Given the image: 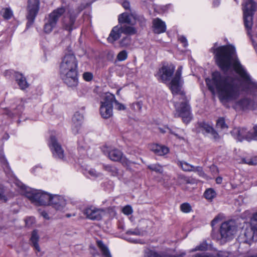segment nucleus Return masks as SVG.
Masks as SVG:
<instances>
[{
  "mask_svg": "<svg viewBox=\"0 0 257 257\" xmlns=\"http://www.w3.org/2000/svg\"><path fill=\"white\" fill-rule=\"evenodd\" d=\"M153 30L156 34L164 33L166 30V25L164 22L159 18L154 19L153 21Z\"/></svg>",
  "mask_w": 257,
  "mask_h": 257,
  "instance_id": "obj_20",
  "label": "nucleus"
},
{
  "mask_svg": "<svg viewBox=\"0 0 257 257\" xmlns=\"http://www.w3.org/2000/svg\"><path fill=\"white\" fill-rule=\"evenodd\" d=\"M49 146L53 156L56 158L62 159L64 157V150L54 136L50 137Z\"/></svg>",
  "mask_w": 257,
  "mask_h": 257,
  "instance_id": "obj_12",
  "label": "nucleus"
},
{
  "mask_svg": "<svg viewBox=\"0 0 257 257\" xmlns=\"http://www.w3.org/2000/svg\"><path fill=\"white\" fill-rule=\"evenodd\" d=\"M131 38L130 36H125L120 41V45L121 47H126L131 44Z\"/></svg>",
  "mask_w": 257,
  "mask_h": 257,
  "instance_id": "obj_41",
  "label": "nucleus"
},
{
  "mask_svg": "<svg viewBox=\"0 0 257 257\" xmlns=\"http://www.w3.org/2000/svg\"><path fill=\"white\" fill-rule=\"evenodd\" d=\"M121 28V25H118L112 28L107 38V41L109 42L112 43L120 37L121 34L122 33Z\"/></svg>",
  "mask_w": 257,
  "mask_h": 257,
  "instance_id": "obj_21",
  "label": "nucleus"
},
{
  "mask_svg": "<svg viewBox=\"0 0 257 257\" xmlns=\"http://www.w3.org/2000/svg\"><path fill=\"white\" fill-rule=\"evenodd\" d=\"M23 105H24V104H23V103L22 102L21 104L17 106L16 109L14 110V112H13L12 115H14V114L15 115H19V114H20L22 112V110L24 109V106Z\"/></svg>",
  "mask_w": 257,
  "mask_h": 257,
  "instance_id": "obj_50",
  "label": "nucleus"
},
{
  "mask_svg": "<svg viewBox=\"0 0 257 257\" xmlns=\"http://www.w3.org/2000/svg\"><path fill=\"white\" fill-rule=\"evenodd\" d=\"M232 136L237 141L241 142L243 140L250 141L248 137L251 136V131H248L244 127H235L231 131Z\"/></svg>",
  "mask_w": 257,
  "mask_h": 257,
  "instance_id": "obj_14",
  "label": "nucleus"
},
{
  "mask_svg": "<svg viewBox=\"0 0 257 257\" xmlns=\"http://www.w3.org/2000/svg\"><path fill=\"white\" fill-rule=\"evenodd\" d=\"M126 23H119V25H121V30L122 32V33L126 34V35H134L137 33V29L131 26H127Z\"/></svg>",
  "mask_w": 257,
  "mask_h": 257,
  "instance_id": "obj_25",
  "label": "nucleus"
},
{
  "mask_svg": "<svg viewBox=\"0 0 257 257\" xmlns=\"http://www.w3.org/2000/svg\"><path fill=\"white\" fill-rule=\"evenodd\" d=\"M256 8V4L252 0H246L243 5L244 24L248 34L252 25V17Z\"/></svg>",
  "mask_w": 257,
  "mask_h": 257,
  "instance_id": "obj_7",
  "label": "nucleus"
},
{
  "mask_svg": "<svg viewBox=\"0 0 257 257\" xmlns=\"http://www.w3.org/2000/svg\"><path fill=\"white\" fill-rule=\"evenodd\" d=\"M88 174L92 177L96 178L98 177H100L101 176V174L100 173L97 172L93 169H90L87 171Z\"/></svg>",
  "mask_w": 257,
  "mask_h": 257,
  "instance_id": "obj_46",
  "label": "nucleus"
},
{
  "mask_svg": "<svg viewBox=\"0 0 257 257\" xmlns=\"http://www.w3.org/2000/svg\"><path fill=\"white\" fill-rule=\"evenodd\" d=\"M66 9L61 7L53 10L45 19L44 30L46 33H51L56 27L60 18L65 13Z\"/></svg>",
  "mask_w": 257,
  "mask_h": 257,
  "instance_id": "obj_5",
  "label": "nucleus"
},
{
  "mask_svg": "<svg viewBox=\"0 0 257 257\" xmlns=\"http://www.w3.org/2000/svg\"><path fill=\"white\" fill-rule=\"evenodd\" d=\"M193 257H213L211 255V253H197Z\"/></svg>",
  "mask_w": 257,
  "mask_h": 257,
  "instance_id": "obj_56",
  "label": "nucleus"
},
{
  "mask_svg": "<svg viewBox=\"0 0 257 257\" xmlns=\"http://www.w3.org/2000/svg\"><path fill=\"white\" fill-rule=\"evenodd\" d=\"M242 161L245 164L249 165H255L257 164V156L253 157L251 158H243Z\"/></svg>",
  "mask_w": 257,
  "mask_h": 257,
  "instance_id": "obj_37",
  "label": "nucleus"
},
{
  "mask_svg": "<svg viewBox=\"0 0 257 257\" xmlns=\"http://www.w3.org/2000/svg\"><path fill=\"white\" fill-rule=\"evenodd\" d=\"M114 103L115 108L118 110H124L126 108V107L124 104L119 103L117 100L115 99V100L113 101Z\"/></svg>",
  "mask_w": 257,
  "mask_h": 257,
  "instance_id": "obj_47",
  "label": "nucleus"
},
{
  "mask_svg": "<svg viewBox=\"0 0 257 257\" xmlns=\"http://www.w3.org/2000/svg\"><path fill=\"white\" fill-rule=\"evenodd\" d=\"M118 22L119 23H126L130 25H134L138 22L142 28L146 25V20L143 16L135 14L129 15L126 13H122L119 16Z\"/></svg>",
  "mask_w": 257,
  "mask_h": 257,
  "instance_id": "obj_9",
  "label": "nucleus"
},
{
  "mask_svg": "<svg viewBox=\"0 0 257 257\" xmlns=\"http://www.w3.org/2000/svg\"><path fill=\"white\" fill-rule=\"evenodd\" d=\"M144 257H167L166 255L163 253H158L157 252L147 249L145 252Z\"/></svg>",
  "mask_w": 257,
  "mask_h": 257,
  "instance_id": "obj_31",
  "label": "nucleus"
},
{
  "mask_svg": "<svg viewBox=\"0 0 257 257\" xmlns=\"http://www.w3.org/2000/svg\"><path fill=\"white\" fill-rule=\"evenodd\" d=\"M0 162H1L4 165H5L6 168L9 169V165L8 162L5 158L4 153L2 151H0Z\"/></svg>",
  "mask_w": 257,
  "mask_h": 257,
  "instance_id": "obj_48",
  "label": "nucleus"
},
{
  "mask_svg": "<svg viewBox=\"0 0 257 257\" xmlns=\"http://www.w3.org/2000/svg\"><path fill=\"white\" fill-rule=\"evenodd\" d=\"M114 100L115 96L111 93H106L103 96L100 107V113L103 118H108L112 116Z\"/></svg>",
  "mask_w": 257,
  "mask_h": 257,
  "instance_id": "obj_8",
  "label": "nucleus"
},
{
  "mask_svg": "<svg viewBox=\"0 0 257 257\" xmlns=\"http://www.w3.org/2000/svg\"><path fill=\"white\" fill-rule=\"evenodd\" d=\"M143 106L142 101H138L131 104V108L135 111H141Z\"/></svg>",
  "mask_w": 257,
  "mask_h": 257,
  "instance_id": "obj_39",
  "label": "nucleus"
},
{
  "mask_svg": "<svg viewBox=\"0 0 257 257\" xmlns=\"http://www.w3.org/2000/svg\"><path fill=\"white\" fill-rule=\"evenodd\" d=\"M222 181V178L221 177H218L216 179V182L217 184H221Z\"/></svg>",
  "mask_w": 257,
  "mask_h": 257,
  "instance_id": "obj_62",
  "label": "nucleus"
},
{
  "mask_svg": "<svg viewBox=\"0 0 257 257\" xmlns=\"http://www.w3.org/2000/svg\"><path fill=\"white\" fill-rule=\"evenodd\" d=\"M181 210L184 213H188L191 210V207L189 203H184L180 206Z\"/></svg>",
  "mask_w": 257,
  "mask_h": 257,
  "instance_id": "obj_42",
  "label": "nucleus"
},
{
  "mask_svg": "<svg viewBox=\"0 0 257 257\" xmlns=\"http://www.w3.org/2000/svg\"><path fill=\"white\" fill-rule=\"evenodd\" d=\"M175 67L173 65H163L159 71L158 73L163 82L166 83L170 80L171 77L172 76Z\"/></svg>",
  "mask_w": 257,
  "mask_h": 257,
  "instance_id": "obj_15",
  "label": "nucleus"
},
{
  "mask_svg": "<svg viewBox=\"0 0 257 257\" xmlns=\"http://www.w3.org/2000/svg\"><path fill=\"white\" fill-rule=\"evenodd\" d=\"M84 9V6H81L78 10L74 11L71 9L67 10V15L63 19V26L64 29L68 31H71L75 27L74 24L77 15Z\"/></svg>",
  "mask_w": 257,
  "mask_h": 257,
  "instance_id": "obj_10",
  "label": "nucleus"
},
{
  "mask_svg": "<svg viewBox=\"0 0 257 257\" xmlns=\"http://www.w3.org/2000/svg\"><path fill=\"white\" fill-rule=\"evenodd\" d=\"M211 255L213 257H229V253L226 251H218L211 253Z\"/></svg>",
  "mask_w": 257,
  "mask_h": 257,
  "instance_id": "obj_38",
  "label": "nucleus"
},
{
  "mask_svg": "<svg viewBox=\"0 0 257 257\" xmlns=\"http://www.w3.org/2000/svg\"><path fill=\"white\" fill-rule=\"evenodd\" d=\"M216 43L210 51L214 55L217 65L224 72L230 68L238 75L240 81L235 77L222 75L215 71L212 74L211 79L206 78L209 89L217 92L219 99L224 102L236 100L241 89L250 95L236 100L232 107L237 111L253 110L257 109V83L252 80L243 66L240 64L235 51L232 45H224L215 48Z\"/></svg>",
  "mask_w": 257,
  "mask_h": 257,
  "instance_id": "obj_1",
  "label": "nucleus"
},
{
  "mask_svg": "<svg viewBox=\"0 0 257 257\" xmlns=\"http://www.w3.org/2000/svg\"><path fill=\"white\" fill-rule=\"evenodd\" d=\"M87 218L92 220H100L102 219L103 210L94 206H89L83 211Z\"/></svg>",
  "mask_w": 257,
  "mask_h": 257,
  "instance_id": "obj_13",
  "label": "nucleus"
},
{
  "mask_svg": "<svg viewBox=\"0 0 257 257\" xmlns=\"http://www.w3.org/2000/svg\"><path fill=\"white\" fill-rule=\"evenodd\" d=\"M8 200V193L6 188L0 184V201L6 202Z\"/></svg>",
  "mask_w": 257,
  "mask_h": 257,
  "instance_id": "obj_32",
  "label": "nucleus"
},
{
  "mask_svg": "<svg viewBox=\"0 0 257 257\" xmlns=\"http://www.w3.org/2000/svg\"><path fill=\"white\" fill-rule=\"evenodd\" d=\"M40 0H29L28 6L27 26L31 25L39 10Z\"/></svg>",
  "mask_w": 257,
  "mask_h": 257,
  "instance_id": "obj_11",
  "label": "nucleus"
},
{
  "mask_svg": "<svg viewBox=\"0 0 257 257\" xmlns=\"http://www.w3.org/2000/svg\"><path fill=\"white\" fill-rule=\"evenodd\" d=\"M15 78L21 89H25L28 87L29 85L26 79L22 73H16Z\"/></svg>",
  "mask_w": 257,
  "mask_h": 257,
  "instance_id": "obj_24",
  "label": "nucleus"
},
{
  "mask_svg": "<svg viewBox=\"0 0 257 257\" xmlns=\"http://www.w3.org/2000/svg\"><path fill=\"white\" fill-rule=\"evenodd\" d=\"M254 32L256 38H257V26L254 28Z\"/></svg>",
  "mask_w": 257,
  "mask_h": 257,
  "instance_id": "obj_64",
  "label": "nucleus"
},
{
  "mask_svg": "<svg viewBox=\"0 0 257 257\" xmlns=\"http://www.w3.org/2000/svg\"><path fill=\"white\" fill-rule=\"evenodd\" d=\"M127 56V52L126 51L123 50L118 54L117 58L119 61H123L126 59Z\"/></svg>",
  "mask_w": 257,
  "mask_h": 257,
  "instance_id": "obj_45",
  "label": "nucleus"
},
{
  "mask_svg": "<svg viewBox=\"0 0 257 257\" xmlns=\"http://www.w3.org/2000/svg\"><path fill=\"white\" fill-rule=\"evenodd\" d=\"M127 233L128 234L139 235L140 234V232L137 230H135L134 231L130 230L127 231Z\"/></svg>",
  "mask_w": 257,
  "mask_h": 257,
  "instance_id": "obj_58",
  "label": "nucleus"
},
{
  "mask_svg": "<svg viewBox=\"0 0 257 257\" xmlns=\"http://www.w3.org/2000/svg\"><path fill=\"white\" fill-rule=\"evenodd\" d=\"M178 165L184 171L191 172L192 171L193 166L189 164L186 162L180 161L178 163Z\"/></svg>",
  "mask_w": 257,
  "mask_h": 257,
  "instance_id": "obj_33",
  "label": "nucleus"
},
{
  "mask_svg": "<svg viewBox=\"0 0 257 257\" xmlns=\"http://www.w3.org/2000/svg\"><path fill=\"white\" fill-rule=\"evenodd\" d=\"M193 172H196L198 175H199L201 177H204L205 176V174L204 172L203 171L202 168L201 167L198 166V167H193L192 171Z\"/></svg>",
  "mask_w": 257,
  "mask_h": 257,
  "instance_id": "obj_44",
  "label": "nucleus"
},
{
  "mask_svg": "<svg viewBox=\"0 0 257 257\" xmlns=\"http://www.w3.org/2000/svg\"><path fill=\"white\" fill-rule=\"evenodd\" d=\"M83 78L85 81H90L93 78V74L90 72H85L83 74Z\"/></svg>",
  "mask_w": 257,
  "mask_h": 257,
  "instance_id": "obj_52",
  "label": "nucleus"
},
{
  "mask_svg": "<svg viewBox=\"0 0 257 257\" xmlns=\"http://www.w3.org/2000/svg\"><path fill=\"white\" fill-rule=\"evenodd\" d=\"M209 134L211 135V136L212 137V139L214 140V141H218L220 139V137L219 136L218 134L214 128L212 130V131H211Z\"/></svg>",
  "mask_w": 257,
  "mask_h": 257,
  "instance_id": "obj_51",
  "label": "nucleus"
},
{
  "mask_svg": "<svg viewBox=\"0 0 257 257\" xmlns=\"http://www.w3.org/2000/svg\"><path fill=\"white\" fill-rule=\"evenodd\" d=\"M97 244L103 257H112L108 247L102 241H97Z\"/></svg>",
  "mask_w": 257,
  "mask_h": 257,
  "instance_id": "obj_26",
  "label": "nucleus"
},
{
  "mask_svg": "<svg viewBox=\"0 0 257 257\" xmlns=\"http://www.w3.org/2000/svg\"><path fill=\"white\" fill-rule=\"evenodd\" d=\"M199 126L200 128V131L204 135L209 134L213 129L212 126L205 122H202L199 123Z\"/></svg>",
  "mask_w": 257,
  "mask_h": 257,
  "instance_id": "obj_27",
  "label": "nucleus"
},
{
  "mask_svg": "<svg viewBox=\"0 0 257 257\" xmlns=\"http://www.w3.org/2000/svg\"><path fill=\"white\" fill-rule=\"evenodd\" d=\"M205 198L208 200L211 201L216 196V193L214 189L209 188L206 190L204 193Z\"/></svg>",
  "mask_w": 257,
  "mask_h": 257,
  "instance_id": "obj_30",
  "label": "nucleus"
},
{
  "mask_svg": "<svg viewBox=\"0 0 257 257\" xmlns=\"http://www.w3.org/2000/svg\"><path fill=\"white\" fill-rule=\"evenodd\" d=\"M122 5L125 9H128L130 8V3L127 1L123 2Z\"/></svg>",
  "mask_w": 257,
  "mask_h": 257,
  "instance_id": "obj_59",
  "label": "nucleus"
},
{
  "mask_svg": "<svg viewBox=\"0 0 257 257\" xmlns=\"http://www.w3.org/2000/svg\"><path fill=\"white\" fill-rule=\"evenodd\" d=\"M78 61L73 54H66L60 65V75L63 82L69 87H76L78 83L77 76Z\"/></svg>",
  "mask_w": 257,
  "mask_h": 257,
  "instance_id": "obj_3",
  "label": "nucleus"
},
{
  "mask_svg": "<svg viewBox=\"0 0 257 257\" xmlns=\"http://www.w3.org/2000/svg\"><path fill=\"white\" fill-rule=\"evenodd\" d=\"M236 231V227L234 222L226 221L222 223L219 229V237L217 239L220 243H224L232 239Z\"/></svg>",
  "mask_w": 257,
  "mask_h": 257,
  "instance_id": "obj_6",
  "label": "nucleus"
},
{
  "mask_svg": "<svg viewBox=\"0 0 257 257\" xmlns=\"http://www.w3.org/2000/svg\"><path fill=\"white\" fill-rule=\"evenodd\" d=\"M26 225L29 227L35 222V218L33 217H27L25 219Z\"/></svg>",
  "mask_w": 257,
  "mask_h": 257,
  "instance_id": "obj_53",
  "label": "nucleus"
},
{
  "mask_svg": "<svg viewBox=\"0 0 257 257\" xmlns=\"http://www.w3.org/2000/svg\"><path fill=\"white\" fill-rule=\"evenodd\" d=\"M216 127L221 131H226L228 128V125L225 123L223 117L219 118L216 122Z\"/></svg>",
  "mask_w": 257,
  "mask_h": 257,
  "instance_id": "obj_29",
  "label": "nucleus"
},
{
  "mask_svg": "<svg viewBox=\"0 0 257 257\" xmlns=\"http://www.w3.org/2000/svg\"><path fill=\"white\" fill-rule=\"evenodd\" d=\"M83 119L82 114L76 112L72 117V131L74 134L78 133Z\"/></svg>",
  "mask_w": 257,
  "mask_h": 257,
  "instance_id": "obj_19",
  "label": "nucleus"
},
{
  "mask_svg": "<svg viewBox=\"0 0 257 257\" xmlns=\"http://www.w3.org/2000/svg\"><path fill=\"white\" fill-rule=\"evenodd\" d=\"M250 226L257 232V212L254 213L250 220Z\"/></svg>",
  "mask_w": 257,
  "mask_h": 257,
  "instance_id": "obj_36",
  "label": "nucleus"
},
{
  "mask_svg": "<svg viewBox=\"0 0 257 257\" xmlns=\"http://www.w3.org/2000/svg\"><path fill=\"white\" fill-rule=\"evenodd\" d=\"M103 168L105 170L109 172L112 176H117L118 170L115 167L109 165H105L103 166Z\"/></svg>",
  "mask_w": 257,
  "mask_h": 257,
  "instance_id": "obj_34",
  "label": "nucleus"
},
{
  "mask_svg": "<svg viewBox=\"0 0 257 257\" xmlns=\"http://www.w3.org/2000/svg\"><path fill=\"white\" fill-rule=\"evenodd\" d=\"M25 195L36 205H50L52 195L41 190L25 188Z\"/></svg>",
  "mask_w": 257,
  "mask_h": 257,
  "instance_id": "obj_4",
  "label": "nucleus"
},
{
  "mask_svg": "<svg viewBox=\"0 0 257 257\" xmlns=\"http://www.w3.org/2000/svg\"><path fill=\"white\" fill-rule=\"evenodd\" d=\"M102 151L112 161L118 162L122 158L123 153L116 148H111L107 147H103Z\"/></svg>",
  "mask_w": 257,
  "mask_h": 257,
  "instance_id": "obj_16",
  "label": "nucleus"
},
{
  "mask_svg": "<svg viewBox=\"0 0 257 257\" xmlns=\"http://www.w3.org/2000/svg\"><path fill=\"white\" fill-rule=\"evenodd\" d=\"M219 3L220 0H214L213 4L214 7H217L219 5Z\"/></svg>",
  "mask_w": 257,
  "mask_h": 257,
  "instance_id": "obj_63",
  "label": "nucleus"
},
{
  "mask_svg": "<svg viewBox=\"0 0 257 257\" xmlns=\"http://www.w3.org/2000/svg\"><path fill=\"white\" fill-rule=\"evenodd\" d=\"M148 168L150 170L157 173H162L163 172V168L159 164H152L148 166Z\"/></svg>",
  "mask_w": 257,
  "mask_h": 257,
  "instance_id": "obj_35",
  "label": "nucleus"
},
{
  "mask_svg": "<svg viewBox=\"0 0 257 257\" xmlns=\"http://www.w3.org/2000/svg\"><path fill=\"white\" fill-rule=\"evenodd\" d=\"M221 220V218L219 215L216 216L211 221V225L212 227H213L217 223Z\"/></svg>",
  "mask_w": 257,
  "mask_h": 257,
  "instance_id": "obj_54",
  "label": "nucleus"
},
{
  "mask_svg": "<svg viewBox=\"0 0 257 257\" xmlns=\"http://www.w3.org/2000/svg\"><path fill=\"white\" fill-rule=\"evenodd\" d=\"M251 140L257 141V125L253 126L252 130L251 131V136L248 137Z\"/></svg>",
  "mask_w": 257,
  "mask_h": 257,
  "instance_id": "obj_43",
  "label": "nucleus"
},
{
  "mask_svg": "<svg viewBox=\"0 0 257 257\" xmlns=\"http://www.w3.org/2000/svg\"><path fill=\"white\" fill-rule=\"evenodd\" d=\"M121 163V164L126 167H128L131 166V165L133 163H134L132 161L129 160L128 159H127L125 156H123L122 155V158L120 159L119 161Z\"/></svg>",
  "mask_w": 257,
  "mask_h": 257,
  "instance_id": "obj_40",
  "label": "nucleus"
},
{
  "mask_svg": "<svg viewBox=\"0 0 257 257\" xmlns=\"http://www.w3.org/2000/svg\"><path fill=\"white\" fill-rule=\"evenodd\" d=\"M151 149L156 154L159 156L165 155L169 152V149L167 147L158 144L152 145Z\"/></svg>",
  "mask_w": 257,
  "mask_h": 257,
  "instance_id": "obj_23",
  "label": "nucleus"
},
{
  "mask_svg": "<svg viewBox=\"0 0 257 257\" xmlns=\"http://www.w3.org/2000/svg\"><path fill=\"white\" fill-rule=\"evenodd\" d=\"M0 14L5 20H9L13 16V11L10 8H4L2 9Z\"/></svg>",
  "mask_w": 257,
  "mask_h": 257,
  "instance_id": "obj_28",
  "label": "nucleus"
},
{
  "mask_svg": "<svg viewBox=\"0 0 257 257\" xmlns=\"http://www.w3.org/2000/svg\"><path fill=\"white\" fill-rule=\"evenodd\" d=\"M66 204V200L63 197L57 195H52L50 205H52L56 210H63Z\"/></svg>",
  "mask_w": 257,
  "mask_h": 257,
  "instance_id": "obj_17",
  "label": "nucleus"
},
{
  "mask_svg": "<svg viewBox=\"0 0 257 257\" xmlns=\"http://www.w3.org/2000/svg\"><path fill=\"white\" fill-rule=\"evenodd\" d=\"M179 178L182 180H183L185 182H186V183H189V179H188L187 178H186V177L184 176H182V175H180L179 176Z\"/></svg>",
  "mask_w": 257,
  "mask_h": 257,
  "instance_id": "obj_61",
  "label": "nucleus"
},
{
  "mask_svg": "<svg viewBox=\"0 0 257 257\" xmlns=\"http://www.w3.org/2000/svg\"><path fill=\"white\" fill-rule=\"evenodd\" d=\"M122 212L125 215H128L132 213L133 209L131 206L127 205L124 206L122 209Z\"/></svg>",
  "mask_w": 257,
  "mask_h": 257,
  "instance_id": "obj_49",
  "label": "nucleus"
},
{
  "mask_svg": "<svg viewBox=\"0 0 257 257\" xmlns=\"http://www.w3.org/2000/svg\"><path fill=\"white\" fill-rule=\"evenodd\" d=\"M207 248V245L205 244H202L195 247V250H204Z\"/></svg>",
  "mask_w": 257,
  "mask_h": 257,
  "instance_id": "obj_57",
  "label": "nucleus"
},
{
  "mask_svg": "<svg viewBox=\"0 0 257 257\" xmlns=\"http://www.w3.org/2000/svg\"><path fill=\"white\" fill-rule=\"evenodd\" d=\"M41 215L45 219H49V215L48 214V213L45 212V211H42L41 213Z\"/></svg>",
  "mask_w": 257,
  "mask_h": 257,
  "instance_id": "obj_60",
  "label": "nucleus"
},
{
  "mask_svg": "<svg viewBox=\"0 0 257 257\" xmlns=\"http://www.w3.org/2000/svg\"><path fill=\"white\" fill-rule=\"evenodd\" d=\"M179 40L180 42L182 43L184 47H186L188 45L187 39L184 36H180L179 38Z\"/></svg>",
  "mask_w": 257,
  "mask_h": 257,
  "instance_id": "obj_55",
  "label": "nucleus"
},
{
  "mask_svg": "<svg viewBox=\"0 0 257 257\" xmlns=\"http://www.w3.org/2000/svg\"><path fill=\"white\" fill-rule=\"evenodd\" d=\"M39 238L38 231L37 230H34L32 232L30 241L32 246L36 250L37 256H41L43 255V253L41 251V248L38 244Z\"/></svg>",
  "mask_w": 257,
  "mask_h": 257,
  "instance_id": "obj_18",
  "label": "nucleus"
},
{
  "mask_svg": "<svg viewBox=\"0 0 257 257\" xmlns=\"http://www.w3.org/2000/svg\"><path fill=\"white\" fill-rule=\"evenodd\" d=\"M182 67L180 66L177 70L175 75L172 78L170 83V88L174 95V99H177L180 97L182 100L180 103L175 102L174 105L176 108V112L175 113V117H181L183 122L188 123L191 120L190 107L188 105L184 92L181 90L182 82L181 73Z\"/></svg>",
  "mask_w": 257,
  "mask_h": 257,
  "instance_id": "obj_2",
  "label": "nucleus"
},
{
  "mask_svg": "<svg viewBox=\"0 0 257 257\" xmlns=\"http://www.w3.org/2000/svg\"><path fill=\"white\" fill-rule=\"evenodd\" d=\"M255 231L256 230H254V228L251 226L248 228H246L244 231L243 238L242 241L246 243H250L253 238Z\"/></svg>",
  "mask_w": 257,
  "mask_h": 257,
  "instance_id": "obj_22",
  "label": "nucleus"
}]
</instances>
